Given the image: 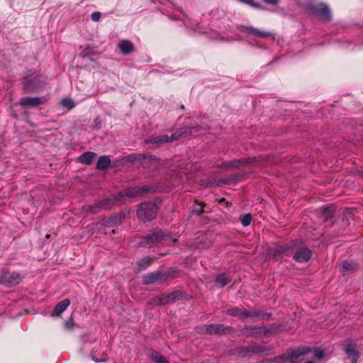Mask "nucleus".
Here are the masks:
<instances>
[{"label": "nucleus", "instance_id": "19", "mask_svg": "<svg viewBox=\"0 0 363 363\" xmlns=\"http://www.w3.org/2000/svg\"><path fill=\"white\" fill-rule=\"evenodd\" d=\"M247 310L245 308L234 306L228 308L226 311V313L230 316L235 317L240 320H245L247 318Z\"/></svg>", "mask_w": 363, "mask_h": 363}, {"label": "nucleus", "instance_id": "20", "mask_svg": "<svg viewBox=\"0 0 363 363\" xmlns=\"http://www.w3.org/2000/svg\"><path fill=\"white\" fill-rule=\"evenodd\" d=\"M70 301L68 298H65L55 306L53 311L51 313V316L57 317L60 316L69 306Z\"/></svg>", "mask_w": 363, "mask_h": 363}, {"label": "nucleus", "instance_id": "30", "mask_svg": "<svg viewBox=\"0 0 363 363\" xmlns=\"http://www.w3.org/2000/svg\"><path fill=\"white\" fill-rule=\"evenodd\" d=\"M246 31L252 35H254L260 38H267L271 35V33L268 31H261L253 27L246 28Z\"/></svg>", "mask_w": 363, "mask_h": 363}, {"label": "nucleus", "instance_id": "27", "mask_svg": "<svg viewBox=\"0 0 363 363\" xmlns=\"http://www.w3.org/2000/svg\"><path fill=\"white\" fill-rule=\"evenodd\" d=\"M96 156L95 152L88 151L79 156L78 161L82 164H90Z\"/></svg>", "mask_w": 363, "mask_h": 363}, {"label": "nucleus", "instance_id": "15", "mask_svg": "<svg viewBox=\"0 0 363 363\" xmlns=\"http://www.w3.org/2000/svg\"><path fill=\"white\" fill-rule=\"evenodd\" d=\"M44 102L43 98L40 97H23L19 101V104L26 108H35L43 104Z\"/></svg>", "mask_w": 363, "mask_h": 363}, {"label": "nucleus", "instance_id": "9", "mask_svg": "<svg viewBox=\"0 0 363 363\" xmlns=\"http://www.w3.org/2000/svg\"><path fill=\"white\" fill-rule=\"evenodd\" d=\"M169 277V274L157 270L143 275L142 283L144 285L164 283L168 279Z\"/></svg>", "mask_w": 363, "mask_h": 363}, {"label": "nucleus", "instance_id": "22", "mask_svg": "<svg viewBox=\"0 0 363 363\" xmlns=\"http://www.w3.org/2000/svg\"><path fill=\"white\" fill-rule=\"evenodd\" d=\"M268 159V157L265 155H259V156H254V157H249L245 159H241L242 160V165L245 166L250 164H259L264 161H266Z\"/></svg>", "mask_w": 363, "mask_h": 363}, {"label": "nucleus", "instance_id": "23", "mask_svg": "<svg viewBox=\"0 0 363 363\" xmlns=\"http://www.w3.org/2000/svg\"><path fill=\"white\" fill-rule=\"evenodd\" d=\"M270 314L264 313L258 309H252V311H247V318H255L258 320H265L270 317Z\"/></svg>", "mask_w": 363, "mask_h": 363}, {"label": "nucleus", "instance_id": "40", "mask_svg": "<svg viewBox=\"0 0 363 363\" xmlns=\"http://www.w3.org/2000/svg\"><path fill=\"white\" fill-rule=\"evenodd\" d=\"M74 325V320L70 317L69 319L65 323V328L67 330H71L73 328Z\"/></svg>", "mask_w": 363, "mask_h": 363}, {"label": "nucleus", "instance_id": "14", "mask_svg": "<svg viewBox=\"0 0 363 363\" xmlns=\"http://www.w3.org/2000/svg\"><path fill=\"white\" fill-rule=\"evenodd\" d=\"M263 351L262 347L255 345H244L235 349L236 354L243 358L262 353Z\"/></svg>", "mask_w": 363, "mask_h": 363}, {"label": "nucleus", "instance_id": "12", "mask_svg": "<svg viewBox=\"0 0 363 363\" xmlns=\"http://www.w3.org/2000/svg\"><path fill=\"white\" fill-rule=\"evenodd\" d=\"M298 244L297 240H291L285 244L277 245L274 249V256L289 257L294 255V249Z\"/></svg>", "mask_w": 363, "mask_h": 363}, {"label": "nucleus", "instance_id": "38", "mask_svg": "<svg viewBox=\"0 0 363 363\" xmlns=\"http://www.w3.org/2000/svg\"><path fill=\"white\" fill-rule=\"evenodd\" d=\"M247 176V173H237L233 175V179L235 182H240L245 180Z\"/></svg>", "mask_w": 363, "mask_h": 363}, {"label": "nucleus", "instance_id": "4", "mask_svg": "<svg viewBox=\"0 0 363 363\" xmlns=\"http://www.w3.org/2000/svg\"><path fill=\"white\" fill-rule=\"evenodd\" d=\"M196 333L208 335H225L234 331L233 328L223 323L209 324L196 328Z\"/></svg>", "mask_w": 363, "mask_h": 363}, {"label": "nucleus", "instance_id": "50", "mask_svg": "<svg viewBox=\"0 0 363 363\" xmlns=\"http://www.w3.org/2000/svg\"><path fill=\"white\" fill-rule=\"evenodd\" d=\"M306 363H315V362H313V361H308V362H307Z\"/></svg>", "mask_w": 363, "mask_h": 363}, {"label": "nucleus", "instance_id": "8", "mask_svg": "<svg viewBox=\"0 0 363 363\" xmlns=\"http://www.w3.org/2000/svg\"><path fill=\"white\" fill-rule=\"evenodd\" d=\"M24 277L18 272L4 271L0 276V283L6 287H13L20 284Z\"/></svg>", "mask_w": 363, "mask_h": 363}, {"label": "nucleus", "instance_id": "43", "mask_svg": "<svg viewBox=\"0 0 363 363\" xmlns=\"http://www.w3.org/2000/svg\"><path fill=\"white\" fill-rule=\"evenodd\" d=\"M91 18L93 21L97 22L100 20L101 13L99 11H95L91 13Z\"/></svg>", "mask_w": 363, "mask_h": 363}, {"label": "nucleus", "instance_id": "16", "mask_svg": "<svg viewBox=\"0 0 363 363\" xmlns=\"http://www.w3.org/2000/svg\"><path fill=\"white\" fill-rule=\"evenodd\" d=\"M117 47L124 56L130 55L135 51L133 43L129 40H122L119 41Z\"/></svg>", "mask_w": 363, "mask_h": 363}, {"label": "nucleus", "instance_id": "3", "mask_svg": "<svg viewBox=\"0 0 363 363\" xmlns=\"http://www.w3.org/2000/svg\"><path fill=\"white\" fill-rule=\"evenodd\" d=\"M311 347L303 346L295 349H289L283 354L276 357L275 362L280 363H300L299 357L306 355L311 352Z\"/></svg>", "mask_w": 363, "mask_h": 363}, {"label": "nucleus", "instance_id": "41", "mask_svg": "<svg viewBox=\"0 0 363 363\" xmlns=\"http://www.w3.org/2000/svg\"><path fill=\"white\" fill-rule=\"evenodd\" d=\"M146 160H148L150 162H159L160 159L154 155H147Z\"/></svg>", "mask_w": 363, "mask_h": 363}, {"label": "nucleus", "instance_id": "39", "mask_svg": "<svg viewBox=\"0 0 363 363\" xmlns=\"http://www.w3.org/2000/svg\"><path fill=\"white\" fill-rule=\"evenodd\" d=\"M240 2L245 3L246 4H248L251 6L252 7L259 9L260 7L259 4L255 3L253 1V0H238Z\"/></svg>", "mask_w": 363, "mask_h": 363}, {"label": "nucleus", "instance_id": "24", "mask_svg": "<svg viewBox=\"0 0 363 363\" xmlns=\"http://www.w3.org/2000/svg\"><path fill=\"white\" fill-rule=\"evenodd\" d=\"M146 144H162L169 142V136L162 134L158 136L152 137L145 140Z\"/></svg>", "mask_w": 363, "mask_h": 363}, {"label": "nucleus", "instance_id": "21", "mask_svg": "<svg viewBox=\"0 0 363 363\" xmlns=\"http://www.w3.org/2000/svg\"><path fill=\"white\" fill-rule=\"evenodd\" d=\"M192 132V128L191 127H184L179 130H177L173 133L169 137V142H172L174 140H178L180 138H185L189 135Z\"/></svg>", "mask_w": 363, "mask_h": 363}, {"label": "nucleus", "instance_id": "42", "mask_svg": "<svg viewBox=\"0 0 363 363\" xmlns=\"http://www.w3.org/2000/svg\"><path fill=\"white\" fill-rule=\"evenodd\" d=\"M203 208H204L203 204L199 203L197 205V208L194 209V212L196 213L198 215H201V213H203L204 212Z\"/></svg>", "mask_w": 363, "mask_h": 363}, {"label": "nucleus", "instance_id": "48", "mask_svg": "<svg viewBox=\"0 0 363 363\" xmlns=\"http://www.w3.org/2000/svg\"><path fill=\"white\" fill-rule=\"evenodd\" d=\"M129 158H130V161H132V162H135V161L134 160V157H129Z\"/></svg>", "mask_w": 363, "mask_h": 363}, {"label": "nucleus", "instance_id": "49", "mask_svg": "<svg viewBox=\"0 0 363 363\" xmlns=\"http://www.w3.org/2000/svg\"><path fill=\"white\" fill-rule=\"evenodd\" d=\"M181 108H182V110H184V105H182V106H181Z\"/></svg>", "mask_w": 363, "mask_h": 363}, {"label": "nucleus", "instance_id": "52", "mask_svg": "<svg viewBox=\"0 0 363 363\" xmlns=\"http://www.w3.org/2000/svg\"><path fill=\"white\" fill-rule=\"evenodd\" d=\"M225 199H222L220 202L224 201Z\"/></svg>", "mask_w": 363, "mask_h": 363}, {"label": "nucleus", "instance_id": "7", "mask_svg": "<svg viewBox=\"0 0 363 363\" xmlns=\"http://www.w3.org/2000/svg\"><path fill=\"white\" fill-rule=\"evenodd\" d=\"M191 296L184 291L174 290L169 294H162L158 298V304L167 305L178 301L189 300Z\"/></svg>", "mask_w": 363, "mask_h": 363}, {"label": "nucleus", "instance_id": "32", "mask_svg": "<svg viewBox=\"0 0 363 363\" xmlns=\"http://www.w3.org/2000/svg\"><path fill=\"white\" fill-rule=\"evenodd\" d=\"M322 217L324 220L331 218L334 215V209L333 206L325 205L321 208Z\"/></svg>", "mask_w": 363, "mask_h": 363}, {"label": "nucleus", "instance_id": "35", "mask_svg": "<svg viewBox=\"0 0 363 363\" xmlns=\"http://www.w3.org/2000/svg\"><path fill=\"white\" fill-rule=\"evenodd\" d=\"M252 216L250 213H246L240 217V221L243 226H248L252 221Z\"/></svg>", "mask_w": 363, "mask_h": 363}, {"label": "nucleus", "instance_id": "34", "mask_svg": "<svg viewBox=\"0 0 363 363\" xmlns=\"http://www.w3.org/2000/svg\"><path fill=\"white\" fill-rule=\"evenodd\" d=\"M242 165L241 160H234L231 161H228L223 163V167L226 169H230L233 168H238Z\"/></svg>", "mask_w": 363, "mask_h": 363}, {"label": "nucleus", "instance_id": "25", "mask_svg": "<svg viewBox=\"0 0 363 363\" xmlns=\"http://www.w3.org/2000/svg\"><path fill=\"white\" fill-rule=\"evenodd\" d=\"M343 351L345 352L347 357L350 359H352L355 356H360V353L357 350L356 345L352 343H347L343 347Z\"/></svg>", "mask_w": 363, "mask_h": 363}, {"label": "nucleus", "instance_id": "6", "mask_svg": "<svg viewBox=\"0 0 363 363\" xmlns=\"http://www.w3.org/2000/svg\"><path fill=\"white\" fill-rule=\"evenodd\" d=\"M120 201L121 199L117 198L116 194L112 197L106 198L103 200L97 201L94 205H88L84 208L86 211L96 213L104 209H109L112 206L117 205Z\"/></svg>", "mask_w": 363, "mask_h": 363}, {"label": "nucleus", "instance_id": "5", "mask_svg": "<svg viewBox=\"0 0 363 363\" xmlns=\"http://www.w3.org/2000/svg\"><path fill=\"white\" fill-rule=\"evenodd\" d=\"M157 209V206L153 202L142 203L138 206L137 216L143 222L152 220L155 218Z\"/></svg>", "mask_w": 363, "mask_h": 363}, {"label": "nucleus", "instance_id": "1", "mask_svg": "<svg viewBox=\"0 0 363 363\" xmlns=\"http://www.w3.org/2000/svg\"><path fill=\"white\" fill-rule=\"evenodd\" d=\"M177 239L173 237L171 232L162 228H155L147 234L141 242V244L147 247H151L155 245H172L177 242Z\"/></svg>", "mask_w": 363, "mask_h": 363}, {"label": "nucleus", "instance_id": "44", "mask_svg": "<svg viewBox=\"0 0 363 363\" xmlns=\"http://www.w3.org/2000/svg\"><path fill=\"white\" fill-rule=\"evenodd\" d=\"M315 356L318 359H321L324 357V352L323 351H316Z\"/></svg>", "mask_w": 363, "mask_h": 363}, {"label": "nucleus", "instance_id": "11", "mask_svg": "<svg viewBox=\"0 0 363 363\" xmlns=\"http://www.w3.org/2000/svg\"><path fill=\"white\" fill-rule=\"evenodd\" d=\"M306 8L313 13L318 14L324 21L328 22L331 21L332 15L328 6L324 3L313 4L309 3Z\"/></svg>", "mask_w": 363, "mask_h": 363}, {"label": "nucleus", "instance_id": "51", "mask_svg": "<svg viewBox=\"0 0 363 363\" xmlns=\"http://www.w3.org/2000/svg\"><path fill=\"white\" fill-rule=\"evenodd\" d=\"M45 237H46V238H50V235H49V234H48V235H46V236H45Z\"/></svg>", "mask_w": 363, "mask_h": 363}, {"label": "nucleus", "instance_id": "29", "mask_svg": "<svg viewBox=\"0 0 363 363\" xmlns=\"http://www.w3.org/2000/svg\"><path fill=\"white\" fill-rule=\"evenodd\" d=\"M154 262V259L150 257H145L140 259L137 262V266L139 270H145L147 269Z\"/></svg>", "mask_w": 363, "mask_h": 363}, {"label": "nucleus", "instance_id": "17", "mask_svg": "<svg viewBox=\"0 0 363 363\" xmlns=\"http://www.w3.org/2000/svg\"><path fill=\"white\" fill-rule=\"evenodd\" d=\"M270 332V330L265 327H259V326H251V325H245L244 328L242 330V333L246 335L247 337H250L254 335L258 334H267Z\"/></svg>", "mask_w": 363, "mask_h": 363}, {"label": "nucleus", "instance_id": "28", "mask_svg": "<svg viewBox=\"0 0 363 363\" xmlns=\"http://www.w3.org/2000/svg\"><path fill=\"white\" fill-rule=\"evenodd\" d=\"M232 281V279L226 274H219L216 276L215 283L220 287H224Z\"/></svg>", "mask_w": 363, "mask_h": 363}, {"label": "nucleus", "instance_id": "18", "mask_svg": "<svg viewBox=\"0 0 363 363\" xmlns=\"http://www.w3.org/2000/svg\"><path fill=\"white\" fill-rule=\"evenodd\" d=\"M125 218V213H120L113 215L108 218L107 219H104L102 220V225L105 227H113L116 225H120L123 220Z\"/></svg>", "mask_w": 363, "mask_h": 363}, {"label": "nucleus", "instance_id": "31", "mask_svg": "<svg viewBox=\"0 0 363 363\" xmlns=\"http://www.w3.org/2000/svg\"><path fill=\"white\" fill-rule=\"evenodd\" d=\"M149 357L155 363H169L164 356L155 350H151Z\"/></svg>", "mask_w": 363, "mask_h": 363}, {"label": "nucleus", "instance_id": "47", "mask_svg": "<svg viewBox=\"0 0 363 363\" xmlns=\"http://www.w3.org/2000/svg\"><path fill=\"white\" fill-rule=\"evenodd\" d=\"M91 357H92V359L96 362H102V361H104L105 359H99L98 358H96L93 354L91 355Z\"/></svg>", "mask_w": 363, "mask_h": 363}, {"label": "nucleus", "instance_id": "26", "mask_svg": "<svg viewBox=\"0 0 363 363\" xmlns=\"http://www.w3.org/2000/svg\"><path fill=\"white\" fill-rule=\"evenodd\" d=\"M111 166V159L108 156H101L96 165V169L99 170H104Z\"/></svg>", "mask_w": 363, "mask_h": 363}, {"label": "nucleus", "instance_id": "13", "mask_svg": "<svg viewBox=\"0 0 363 363\" xmlns=\"http://www.w3.org/2000/svg\"><path fill=\"white\" fill-rule=\"evenodd\" d=\"M312 251L308 249L306 246L302 245L298 242V244L294 249L293 259L299 263H304L308 262L311 256Z\"/></svg>", "mask_w": 363, "mask_h": 363}, {"label": "nucleus", "instance_id": "36", "mask_svg": "<svg viewBox=\"0 0 363 363\" xmlns=\"http://www.w3.org/2000/svg\"><path fill=\"white\" fill-rule=\"evenodd\" d=\"M128 157H134V160L135 162H139L140 163H143L147 159L146 154H137V155H130Z\"/></svg>", "mask_w": 363, "mask_h": 363}, {"label": "nucleus", "instance_id": "2", "mask_svg": "<svg viewBox=\"0 0 363 363\" xmlns=\"http://www.w3.org/2000/svg\"><path fill=\"white\" fill-rule=\"evenodd\" d=\"M45 77L36 71H28L23 78V89L26 93L36 92L45 84Z\"/></svg>", "mask_w": 363, "mask_h": 363}, {"label": "nucleus", "instance_id": "10", "mask_svg": "<svg viewBox=\"0 0 363 363\" xmlns=\"http://www.w3.org/2000/svg\"><path fill=\"white\" fill-rule=\"evenodd\" d=\"M150 191V187L148 186H136L133 187H130L125 189L123 191H120L117 193V198L121 200L122 198L126 196L129 198H135L138 196H140L147 194Z\"/></svg>", "mask_w": 363, "mask_h": 363}, {"label": "nucleus", "instance_id": "46", "mask_svg": "<svg viewBox=\"0 0 363 363\" xmlns=\"http://www.w3.org/2000/svg\"><path fill=\"white\" fill-rule=\"evenodd\" d=\"M359 358V357H357V355L355 354V356L351 359V363H357Z\"/></svg>", "mask_w": 363, "mask_h": 363}, {"label": "nucleus", "instance_id": "37", "mask_svg": "<svg viewBox=\"0 0 363 363\" xmlns=\"http://www.w3.org/2000/svg\"><path fill=\"white\" fill-rule=\"evenodd\" d=\"M62 104L69 109H72L74 107V103L72 99H64L62 101Z\"/></svg>", "mask_w": 363, "mask_h": 363}, {"label": "nucleus", "instance_id": "45", "mask_svg": "<svg viewBox=\"0 0 363 363\" xmlns=\"http://www.w3.org/2000/svg\"><path fill=\"white\" fill-rule=\"evenodd\" d=\"M267 4L275 5L277 4L278 0H263Z\"/></svg>", "mask_w": 363, "mask_h": 363}, {"label": "nucleus", "instance_id": "33", "mask_svg": "<svg viewBox=\"0 0 363 363\" xmlns=\"http://www.w3.org/2000/svg\"><path fill=\"white\" fill-rule=\"evenodd\" d=\"M356 264L350 261L345 260L342 263V272H350L354 270Z\"/></svg>", "mask_w": 363, "mask_h": 363}]
</instances>
